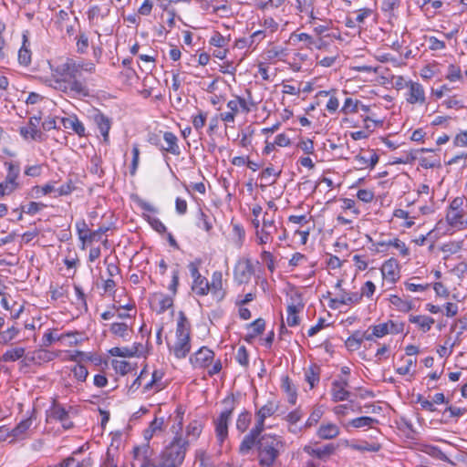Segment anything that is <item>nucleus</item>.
<instances>
[{
  "label": "nucleus",
  "mask_w": 467,
  "mask_h": 467,
  "mask_svg": "<svg viewBox=\"0 0 467 467\" xmlns=\"http://www.w3.org/2000/svg\"><path fill=\"white\" fill-rule=\"evenodd\" d=\"M256 449L259 465L273 467L285 450V442L281 436L264 434L258 439Z\"/></svg>",
  "instance_id": "obj_1"
},
{
  "label": "nucleus",
  "mask_w": 467,
  "mask_h": 467,
  "mask_svg": "<svg viewBox=\"0 0 467 467\" xmlns=\"http://www.w3.org/2000/svg\"><path fill=\"white\" fill-rule=\"evenodd\" d=\"M190 441L182 437L179 431L165 446L160 455L158 462L152 467H179L182 464L186 452L189 449Z\"/></svg>",
  "instance_id": "obj_2"
},
{
  "label": "nucleus",
  "mask_w": 467,
  "mask_h": 467,
  "mask_svg": "<svg viewBox=\"0 0 467 467\" xmlns=\"http://www.w3.org/2000/svg\"><path fill=\"white\" fill-rule=\"evenodd\" d=\"M176 358L187 357L191 351V324L182 311L179 312L176 327V342L173 346L168 345Z\"/></svg>",
  "instance_id": "obj_3"
},
{
  "label": "nucleus",
  "mask_w": 467,
  "mask_h": 467,
  "mask_svg": "<svg viewBox=\"0 0 467 467\" xmlns=\"http://www.w3.org/2000/svg\"><path fill=\"white\" fill-rule=\"evenodd\" d=\"M223 403L224 404L225 408L214 421L215 433L220 443H223L228 436V423L232 417V413L235 409L234 396L233 394L227 396L223 400Z\"/></svg>",
  "instance_id": "obj_4"
},
{
  "label": "nucleus",
  "mask_w": 467,
  "mask_h": 467,
  "mask_svg": "<svg viewBox=\"0 0 467 467\" xmlns=\"http://www.w3.org/2000/svg\"><path fill=\"white\" fill-rule=\"evenodd\" d=\"M202 265L201 259H196L188 265V268L192 278V290L197 296H204L209 293V282L206 277L202 276L199 272Z\"/></svg>",
  "instance_id": "obj_5"
},
{
  "label": "nucleus",
  "mask_w": 467,
  "mask_h": 467,
  "mask_svg": "<svg viewBox=\"0 0 467 467\" xmlns=\"http://www.w3.org/2000/svg\"><path fill=\"white\" fill-rule=\"evenodd\" d=\"M56 89L72 97H88L89 90L84 81L78 77H71L65 81L57 83Z\"/></svg>",
  "instance_id": "obj_6"
},
{
  "label": "nucleus",
  "mask_w": 467,
  "mask_h": 467,
  "mask_svg": "<svg viewBox=\"0 0 467 467\" xmlns=\"http://www.w3.org/2000/svg\"><path fill=\"white\" fill-rule=\"evenodd\" d=\"M75 60L67 59L65 63L58 65L56 68L52 69L51 81L52 87L57 88V83L65 81L71 77H77V69Z\"/></svg>",
  "instance_id": "obj_7"
},
{
  "label": "nucleus",
  "mask_w": 467,
  "mask_h": 467,
  "mask_svg": "<svg viewBox=\"0 0 467 467\" xmlns=\"http://www.w3.org/2000/svg\"><path fill=\"white\" fill-rule=\"evenodd\" d=\"M55 358V354L44 348H38L26 352L25 358L20 361L24 367L31 365H42Z\"/></svg>",
  "instance_id": "obj_8"
},
{
  "label": "nucleus",
  "mask_w": 467,
  "mask_h": 467,
  "mask_svg": "<svg viewBox=\"0 0 467 467\" xmlns=\"http://www.w3.org/2000/svg\"><path fill=\"white\" fill-rule=\"evenodd\" d=\"M60 421L65 430L71 429L74 424L69 419L68 411L60 403L54 401L50 409L47 411V421Z\"/></svg>",
  "instance_id": "obj_9"
},
{
  "label": "nucleus",
  "mask_w": 467,
  "mask_h": 467,
  "mask_svg": "<svg viewBox=\"0 0 467 467\" xmlns=\"http://www.w3.org/2000/svg\"><path fill=\"white\" fill-rule=\"evenodd\" d=\"M268 213H265L263 225L261 229H257L255 233L256 242L258 244H265L272 241L273 234L277 232V226L274 218H268Z\"/></svg>",
  "instance_id": "obj_10"
},
{
  "label": "nucleus",
  "mask_w": 467,
  "mask_h": 467,
  "mask_svg": "<svg viewBox=\"0 0 467 467\" xmlns=\"http://www.w3.org/2000/svg\"><path fill=\"white\" fill-rule=\"evenodd\" d=\"M214 352L207 347L200 348L190 357V363L193 368H206L212 365Z\"/></svg>",
  "instance_id": "obj_11"
},
{
  "label": "nucleus",
  "mask_w": 467,
  "mask_h": 467,
  "mask_svg": "<svg viewBox=\"0 0 467 467\" xmlns=\"http://www.w3.org/2000/svg\"><path fill=\"white\" fill-rule=\"evenodd\" d=\"M92 119L103 138V142L108 144L109 142V130L112 125L111 119L99 109H96L92 115Z\"/></svg>",
  "instance_id": "obj_12"
},
{
  "label": "nucleus",
  "mask_w": 467,
  "mask_h": 467,
  "mask_svg": "<svg viewBox=\"0 0 467 467\" xmlns=\"http://www.w3.org/2000/svg\"><path fill=\"white\" fill-rule=\"evenodd\" d=\"M254 274V268L249 258L240 261L234 269V278L239 284H247Z\"/></svg>",
  "instance_id": "obj_13"
},
{
  "label": "nucleus",
  "mask_w": 467,
  "mask_h": 467,
  "mask_svg": "<svg viewBox=\"0 0 467 467\" xmlns=\"http://www.w3.org/2000/svg\"><path fill=\"white\" fill-rule=\"evenodd\" d=\"M384 280L390 284H395L400 279V266L395 258H389L385 261L380 268Z\"/></svg>",
  "instance_id": "obj_14"
},
{
  "label": "nucleus",
  "mask_w": 467,
  "mask_h": 467,
  "mask_svg": "<svg viewBox=\"0 0 467 467\" xmlns=\"http://www.w3.org/2000/svg\"><path fill=\"white\" fill-rule=\"evenodd\" d=\"M406 100L410 104H424L426 97L423 86L419 82L409 81Z\"/></svg>",
  "instance_id": "obj_15"
},
{
  "label": "nucleus",
  "mask_w": 467,
  "mask_h": 467,
  "mask_svg": "<svg viewBox=\"0 0 467 467\" xmlns=\"http://www.w3.org/2000/svg\"><path fill=\"white\" fill-rule=\"evenodd\" d=\"M369 155L366 152H360L354 157V162L356 163L355 168L357 170L370 169L372 170L379 161V155L373 150H368Z\"/></svg>",
  "instance_id": "obj_16"
},
{
  "label": "nucleus",
  "mask_w": 467,
  "mask_h": 467,
  "mask_svg": "<svg viewBox=\"0 0 467 467\" xmlns=\"http://www.w3.org/2000/svg\"><path fill=\"white\" fill-rule=\"evenodd\" d=\"M348 382L347 379H336L332 382L331 396L335 402L343 401L348 399L350 392L347 389Z\"/></svg>",
  "instance_id": "obj_17"
},
{
  "label": "nucleus",
  "mask_w": 467,
  "mask_h": 467,
  "mask_svg": "<svg viewBox=\"0 0 467 467\" xmlns=\"http://www.w3.org/2000/svg\"><path fill=\"white\" fill-rule=\"evenodd\" d=\"M264 430L254 426V428L247 433L239 447V451L242 454H247L254 446H256L258 439L261 437V433Z\"/></svg>",
  "instance_id": "obj_18"
},
{
  "label": "nucleus",
  "mask_w": 467,
  "mask_h": 467,
  "mask_svg": "<svg viewBox=\"0 0 467 467\" xmlns=\"http://www.w3.org/2000/svg\"><path fill=\"white\" fill-rule=\"evenodd\" d=\"M362 299V295H359L358 292L347 293L344 292L336 298H331L329 302V306L331 308H337L341 305H355L358 304Z\"/></svg>",
  "instance_id": "obj_19"
},
{
  "label": "nucleus",
  "mask_w": 467,
  "mask_h": 467,
  "mask_svg": "<svg viewBox=\"0 0 467 467\" xmlns=\"http://www.w3.org/2000/svg\"><path fill=\"white\" fill-rule=\"evenodd\" d=\"M278 409V404L273 400H268L266 404L261 407L255 413L256 423L255 426L264 430L265 420L266 418L271 417Z\"/></svg>",
  "instance_id": "obj_20"
},
{
  "label": "nucleus",
  "mask_w": 467,
  "mask_h": 467,
  "mask_svg": "<svg viewBox=\"0 0 467 467\" xmlns=\"http://www.w3.org/2000/svg\"><path fill=\"white\" fill-rule=\"evenodd\" d=\"M211 291L213 297L218 301H222L225 296V290L223 287V274L220 271L213 272L212 282L209 283V292Z\"/></svg>",
  "instance_id": "obj_21"
},
{
  "label": "nucleus",
  "mask_w": 467,
  "mask_h": 467,
  "mask_svg": "<svg viewBox=\"0 0 467 467\" xmlns=\"http://www.w3.org/2000/svg\"><path fill=\"white\" fill-rule=\"evenodd\" d=\"M336 447L333 444H326L322 447H314L306 445L303 451L309 456L316 457L319 460H326L335 452Z\"/></svg>",
  "instance_id": "obj_22"
},
{
  "label": "nucleus",
  "mask_w": 467,
  "mask_h": 467,
  "mask_svg": "<svg viewBox=\"0 0 467 467\" xmlns=\"http://www.w3.org/2000/svg\"><path fill=\"white\" fill-rule=\"evenodd\" d=\"M60 122L66 130H71L79 137L86 136V128L76 115L61 118Z\"/></svg>",
  "instance_id": "obj_23"
},
{
  "label": "nucleus",
  "mask_w": 467,
  "mask_h": 467,
  "mask_svg": "<svg viewBox=\"0 0 467 467\" xmlns=\"http://www.w3.org/2000/svg\"><path fill=\"white\" fill-rule=\"evenodd\" d=\"M41 120V117L29 118L28 126L20 128V134L25 139H32L34 140L41 138V132L38 130L37 126Z\"/></svg>",
  "instance_id": "obj_24"
},
{
  "label": "nucleus",
  "mask_w": 467,
  "mask_h": 467,
  "mask_svg": "<svg viewBox=\"0 0 467 467\" xmlns=\"http://www.w3.org/2000/svg\"><path fill=\"white\" fill-rule=\"evenodd\" d=\"M374 245L376 247H382L383 249L379 250L380 252H385L389 246H393L400 251V254L401 256L407 257L410 255V249L407 247L404 242L398 238L380 240L375 243Z\"/></svg>",
  "instance_id": "obj_25"
},
{
  "label": "nucleus",
  "mask_w": 467,
  "mask_h": 467,
  "mask_svg": "<svg viewBox=\"0 0 467 467\" xmlns=\"http://www.w3.org/2000/svg\"><path fill=\"white\" fill-rule=\"evenodd\" d=\"M163 140L165 144L162 143V146H161V151L169 152L176 156L181 154L180 147L178 145V138L174 133L165 131L163 133Z\"/></svg>",
  "instance_id": "obj_26"
},
{
  "label": "nucleus",
  "mask_w": 467,
  "mask_h": 467,
  "mask_svg": "<svg viewBox=\"0 0 467 467\" xmlns=\"http://www.w3.org/2000/svg\"><path fill=\"white\" fill-rule=\"evenodd\" d=\"M26 355V348L23 347H16L6 349L1 356L0 362H15L22 360Z\"/></svg>",
  "instance_id": "obj_27"
},
{
  "label": "nucleus",
  "mask_w": 467,
  "mask_h": 467,
  "mask_svg": "<svg viewBox=\"0 0 467 467\" xmlns=\"http://www.w3.org/2000/svg\"><path fill=\"white\" fill-rule=\"evenodd\" d=\"M164 429V419L163 418H155L149 425V427L144 430L143 436L144 439L149 441L152 439L153 436L158 435L163 431Z\"/></svg>",
  "instance_id": "obj_28"
},
{
  "label": "nucleus",
  "mask_w": 467,
  "mask_h": 467,
  "mask_svg": "<svg viewBox=\"0 0 467 467\" xmlns=\"http://www.w3.org/2000/svg\"><path fill=\"white\" fill-rule=\"evenodd\" d=\"M32 52L29 48V40L26 34H23L22 47L18 51V62L24 67H27L31 63Z\"/></svg>",
  "instance_id": "obj_29"
},
{
  "label": "nucleus",
  "mask_w": 467,
  "mask_h": 467,
  "mask_svg": "<svg viewBox=\"0 0 467 467\" xmlns=\"http://www.w3.org/2000/svg\"><path fill=\"white\" fill-rule=\"evenodd\" d=\"M339 428L334 423L322 424L317 432V435L323 440H331L339 435Z\"/></svg>",
  "instance_id": "obj_30"
},
{
  "label": "nucleus",
  "mask_w": 467,
  "mask_h": 467,
  "mask_svg": "<svg viewBox=\"0 0 467 467\" xmlns=\"http://www.w3.org/2000/svg\"><path fill=\"white\" fill-rule=\"evenodd\" d=\"M32 425V417H29L26 420H21L12 431L10 433H7L6 436H12L16 439H24L26 431ZM5 437V435L3 433Z\"/></svg>",
  "instance_id": "obj_31"
},
{
  "label": "nucleus",
  "mask_w": 467,
  "mask_h": 467,
  "mask_svg": "<svg viewBox=\"0 0 467 467\" xmlns=\"http://www.w3.org/2000/svg\"><path fill=\"white\" fill-rule=\"evenodd\" d=\"M5 166L6 167L7 171L5 180L19 187V183L17 182V178L20 174L19 163H16L13 161H5Z\"/></svg>",
  "instance_id": "obj_32"
},
{
  "label": "nucleus",
  "mask_w": 467,
  "mask_h": 467,
  "mask_svg": "<svg viewBox=\"0 0 467 467\" xmlns=\"http://www.w3.org/2000/svg\"><path fill=\"white\" fill-rule=\"evenodd\" d=\"M463 210L448 211L446 214V222L451 227L462 228L463 223Z\"/></svg>",
  "instance_id": "obj_33"
},
{
  "label": "nucleus",
  "mask_w": 467,
  "mask_h": 467,
  "mask_svg": "<svg viewBox=\"0 0 467 467\" xmlns=\"http://www.w3.org/2000/svg\"><path fill=\"white\" fill-rule=\"evenodd\" d=\"M305 376H306V380L310 385V389H313L319 382L320 368L316 364H312L306 370Z\"/></svg>",
  "instance_id": "obj_34"
},
{
  "label": "nucleus",
  "mask_w": 467,
  "mask_h": 467,
  "mask_svg": "<svg viewBox=\"0 0 467 467\" xmlns=\"http://www.w3.org/2000/svg\"><path fill=\"white\" fill-rule=\"evenodd\" d=\"M19 332V328L16 326H12L4 331H0V345H8L17 337Z\"/></svg>",
  "instance_id": "obj_35"
},
{
  "label": "nucleus",
  "mask_w": 467,
  "mask_h": 467,
  "mask_svg": "<svg viewBox=\"0 0 467 467\" xmlns=\"http://www.w3.org/2000/svg\"><path fill=\"white\" fill-rule=\"evenodd\" d=\"M410 322L417 324L423 332H427L431 329L435 321L432 317L427 316H411Z\"/></svg>",
  "instance_id": "obj_36"
},
{
  "label": "nucleus",
  "mask_w": 467,
  "mask_h": 467,
  "mask_svg": "<svg viewBox=\"0 0 467 467\" xmlns=\"http://www.w3.org/2000/svg\"><path fill=\"white\" fill-rule=\"evenodd\" d=\"M203 424L201 420H193L186 427V435L192 440H197L202 431Z\"/></svg>",
  "instance_id": "obj_37"
},
{
  "label": "nucleus",
  "mask_w": 467,
  "mask_h": 467,
  "mask_svg": "<svg viewBox=\"0 0 467 467\" xmlns=\"http://www.w3.org/2000/svg\"><path fill=\"white\" fill-rule=\"evenodd\" d=\"M130 330L129 326L123 322L112 323L110 326V332L124 340H128Z\"/></svg>",
  "instance_id": "obj_38"
},
{
  "label": "nucleus",
  "mask_w": 467,
  "mask_h": 467,
  "mask_svg": "<svg viewBox=\"0 0 467 467\" xmlns=\"http://www.w3.org/2000/svg\"><path fill=\"white\" fill-rule=\"evenodd\" d=\"M378 422H379V420L377 419L368 417V416H362V417H358V418L351 420L348 422V425L353 428H356V429H359V428H363V427H370L371 428L373 426V424H376Z\"/></svg>",
  "instance_id": "obj_39"
},
{
  "label": "nucleus",
  "mask_w": 467,
  "mask_h": 467,
  "mask_svg": "<svg viewBox=\"0 0 467 467\" xmlns=\"http://www.w3.org/2000/svg\"><path fill=\"white\" fill-rule=\"evenodd\" d=\"M249 327L252 328V332L247 335L246 340H250L254 338L255 337L261 335L265 327V321L263 318H257L251 324H249Z\"/></svg>",
  "instance_id": "obj_40"
},
{
  "label": "nucleus",
  "mask_w": 467,
  "mask_h": 467,
  "mask_svg": "<svg viewBox=\"0 0 467 467\" xmlns=\"http://www.w3.org/2000/svg\"><path fill=\"white\" fill-rule=\"evenodd\" d=\"M109 13V8L103 9L99 5H93L88 9L87 15L89 21H94L98 20L99 18L104 19L106 16H108Z\"/></svg>",
  "instance_id": "obj_41"
},
{
  "label": "nucleus",
  "mask_w": 467,
  "mask_h": 467,
  "mask_svg": "<svg viewBox=\"0 0 467 467\" xmlns=\"http://www.w3.org/2000/svg\"><path fill=\"white\" fill-rule=\"evenodd\" d=\"M362 342L361 331L358 330L348 337L346 347L350 350H357L360 348Z\"/></svg>",
  "instance_id": "obj_42"
},
{
  "label": "nucleus",
  "mask_w": 467,
  "mask_h": 467,
  "mask_svg": "<svg viewBox=\"0 0 467 467\" xmlns=\"http://www.w3.org/2000/svg\"><path fill=\"white\" fill-rule=\"evenodd\" d=\"M149 451L150 447L148 444L142 447H135L133 449L134 460L140 462L141 463V466H144L148 462Z\"/></svg>",
  "instance_id": "obj_43"
},
{
  "label": "nucleus",
  "mask_w": 467,
  "mask_h": 467,
  "mask_svg": "<svg viewBox=\"0 0 467 467\" xmlns=\"http://www.w3.org/2000/svg\"><path fill=\"white\" fill-rule=\"evenodd\" d=\"M197 226L199 228H202L207 233H210L213 228V224L210 216L203 213L202 210L199 211Z\"/></svg>",
  "instance_id": "obj_44"
},
{
  "label": "nucleus",
  "mask_w": 467,
  "mask_h": 467,
  "mask_svg": "<svg viewBox=\"0 0 467 467\" xmlns=\"http://www.w3.org/2000/svg\"><path fill=\"white\" fill-rule=\"evenodd\" d=\"M251 420H252V417H251V414L248 412V411H244L242 412L238 418H237V420H236V428L238 431H240L241 432H244L250 423H251Z\"/></svg>",
  "instance_id": "obj_45"
},
{
  "label": "nucleus",
  "mask_w": 467,
  "mask_h": 467,
  "mask_svg": "<svg viewBox=\"0 0 467 467\" xmlns=\"http://www.w3.org/2000/svg\"><path fill=\"white\" fill-rule=\"evenodd\" d=\"M359 104H360V101L354 100L352 98H347L345 99L344 105L341 108L340 111L345 115H348L351 113H357L358 111Z\"/></svg>",
  "instance_id": "obj_46"
},
{
  "label": "nucleus",
  "mask_w": 467,
  "mask_h": 467,
  "mask_svg": "<svg viewBox=\"0 0 467 467\" xmlns=\"http://www.w3.org/2000/svg\"><path fill=\"white\" fill-rule=\"evenodd\" d=\"M322 416H323V410H321V408L315 407L313 409L312 412L310 413L307 420L306 421L304 428L307 429V428H310V427L317 424V422L320 420Z\"/></svg>",
  "instance_id": "obj_47"
},
{
  "label": "nucleus",
  "mask_w": 467,
  "mask_h": 467,
  "mask_svg": "<svg viewBox=\"0 0 467 467\" xmlns=\"http://www.w3.org/2000/svg\"><path fill=\"white\" fill-rule=\"evenodd\" d=\"M462 75L460 67L454 64H450L447 68L445 78L451 82H454L462 79Z\"/></svg>",
  "instance_id": "obj_48"
},
{
  "label": "nucleus",
  "mask_w": 467,
  "mask_h": 467,
  "mask_svg": "<svg viewBox=\"0 0 467 467\" xmlns=\"http://www.w3.org/2000/svg\"><path fill=\"white\" fill-rule=\"evenodd\" d=\"M229 42H230V37L223 36L218 31H215L213 34V36H211L210 41H209V43L212 46L217 47H220V48L224 47L225 46H227Z\"/></svg>",
  "instance_id": "obj_49"
},
{
  "label": "nucleus",
  "mask_w": 467,
  "mask_h": 467,
  "mask_svg": "<svg viewBox=\"0 0 467 467\" xmlns=\"http://www.w3.org/2000/svg\"><path fill=\"white\" fill-rule=\"evenodd\" d=\"M390 303L403 312H409L412 308L410 302L403 300L398 296H391Z\"/></svg>",
  "instance_id": "obj_50"
},
{
  "label": "nucleus",
  "mask_w": 467,
  "mask_h": 467,
  "mask_svg": "<svg viewBox=\"0 0 467 467\" xmlns=\"http://www.w3.org/2000/svg\"><path fill=\"white\" fill-rule=\"evenodd\" d=\"M131 152H132V161H131V164H130V173L131 176H135L138 167H139L140 153L138 144H134L132 146Z\"/></svg>",
  "instance_id": "obj_51"
},
{
  "label": "nucleus",
  "mask_w": 467,
  "mask_h": 467,
  "mask_svg": "<svg viewBox=\"0 0 467 467\" xmlns=\"http://www.w3.org/2000/svg\"><path fill=\"white\" fill-rule=\"evenodd\" d=\"M143 217L146 219V221L150 223V225L159 234L166 233L167 228L166 226L161 222L160 219L156 217H152L147 214H143Z\"/></svg>",
  "instance_id": "obj_52"
},
{
  "label": "nucleus",
  "mask_w": 467,
  "mask_h": 467,
  "mask_svg": "<svg viewBox=\"0 0 467 467\" xmlns=\"http://www.w3.org/2000/svg\"><path fill=\"white\" fill-rule=\"evenodd\" d=\"M46 204L36 202H29L26 205L22 206V211L27 214L34 215L44 209Z\"/></svg>",
  "instance_id": "obj_53"
},
{
  "label": "nucleus",
  "mask_w": 467,
  "mask_h": 467,
  "mask_svg": "<svg viewBox=\"0 0 467 467\" xmlns=\"http://www.w3.org/2000/svg\"><path fill=\"white\" fill-rule=\"evenodd\" d=\"M71 371L73 372L74 374V377L78 380V381H85L88 375V371L87 369V368L81 364H77L75 365L72 368H71Z\"/></svg>",
  "instance_id": "obj_54"
},
{
  "label": "nucleus",
  "mask_w": 467,
  "mask_h": 467,
  "mask_svg": "<svg viewBox=\"0 0 467 467\" xmlns=\"http://www.w3.org/2000/svg\"><path fill=\"white\" fill-rule=\"evenodd\" d=\"M355 450L359 451H372L377 452L381 449V445L379 443H368L367 441H363L358 445L352 446Z\"/></svg>",
  "instance_id": "obj_55"
},
{
  "label": "nucleus",
  "mask_w": 467,
  "mask_h": 467,
  "mask_svg": "<svg viewBox=\"0 0 467 467\" xmlns=\"http://www.w3.org/2000/svg\"><path fill=\"white\" fill-rule=\"evenodd\" d=\"M236 361L243 367H247L249 364V355L246 348L244 346H241L235 356Z\"/></svg>",
  "instance_id": "obj_56"
},
{
  "label": "nucleus",
  "mask_w": 467,
  "mask_h": 467,
  "mask_svg": "<svg viewBox=\"0 0 467 467\" xmlns=\"http://www.w3.org/2000/svg\"><path fill=\"white\" fill-rule=\"evenodd\" d=\"M207 113L200 110L199 113L192 117V125L195 130L202 129L206 123Z\"/></svg>",
  "instance_id": "obj_57"
},
{
  "label": "nucleus",
  "mask_w": 467,
  "mask_h": 467,
  "mask_svg": "<svg viewBox=\"0 0 467 467\" xmlns=\"http://www.w3.org/2000/svg\"><path fill=\"white\" fill-rule=\"evenodd\" d=\"M76 228L78 230L79 239L83 243L88 242V237L89 230H88V225L85 223V221L82 220L80 222H78L76 223Z\"/></svg>",
  "instance_id": "obj_58"
},
{
  "label": "nucleus",
  "mask_w": 467,
  "mask_h": 467,
  "mask_svg": "<svg viewBox=\"0 0 467 467\" xmlns=\"http://www.w3.org/2000/svg\"><path fill=\"white\" fill-rule=\"evenodd\" d=\"M75 66L77 67V77L79 76L81 71H86L89 73H93L95 71V64L92 62L75 61Z\"/></svg>",
  "instance_id": "obj_59"
},
{
  "label": "nucleus",
  "mask_w": 467,
  "mask_h": 467,
  "mask_svg": "<svg viewBox=\"0 0 467 467\" xmlns=\"http://www.w3.org/2000/svg\"><path fill=\"white\" fill-rule=\"evenodd\" d=\"M173 306V300L169 296H161L159 300V310L158 313L161 314L171 308Z\"/></svg>",
  "instance_id": "obj_60"
},
{
  "label": "nucleus",
  "mask_w": 467,
  "mask_h": 467,
  "mask_svg": "<svg viewBox=\"0 0 467 467\" xmlns=\"http://www.w3.org/2000/svg\"><path fill=\"white\" fill-rule=\"evenodd\" d=\"M303 417V411L300 408H296L295 410L289 412L285 420L290 424L295 425Z\"/></svg>",
  "instance_id": "obj_61"
},
{
  "label": "nucleus",
  "mask_w": 467,
  "mask_h": 467,
  "mask_svg": "<svg viewBox=\"0 0 467 467\" xmlns=\"http://www.w3.org/2000/svg\"><path fill=\"white\" fill-rule=\"evenodd\" d=\"M336 94H337V91L333 92V94L329 97V99H328V101H327V103L326 105V109L329 113H335L338 109L339 99L336 96Z\"/></svg>",
  "instance_id": "obj_62"
},
{
  "label": "nucleus",
  "mask_w": 467,
  "mask_h": 467,
  "mask_svg": "<svg viewBox=\"0 0 467 467\" xmlns=\"http://www.w3.org/2000/svg\"><path fill=\"white\" fill-rule=\"evenodd\" d=\"M18 187L16 184L11 183L5 179V181L0 183V197L12 193Z\"/></svg>",
  "instance_id": "obj_63"
},
{
  "label": "nucleus",
  "mask_w": 467,
  "mask_h": 467,
  "mask_svg": "<svg viewBox=\"0 0 467 467\" xmlns=\"http://www.w3.org/2000/svg\"><path fill=\"white\" fill-rule=\"evenodd\" d=\"M370 328L373 330V335H375L376 337H383L384 336L389 334L387 322L372 326Z\"/></svg>",
  "instance_id": "obj_64"
}]
</instances>
